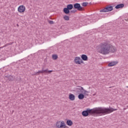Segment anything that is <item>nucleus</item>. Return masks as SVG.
<instances>
[{"label":"nucleus","mask_w":128,"mask_h":128,"mask_svg":"<svg viewBox=\"0 0 128 128\" xmlns=\"http://www.w3.org/2000/svg\"><path fill=\"white\" fill-rule=\"evenodd\" d=\"M76 90L77 94H86V92H88L84 90V88L80 86H78Z\"/></svg>","instance_id":"nucleus-4"},{"label":"nucleus","mask_w":128,"mask_h":128,"mask_svg":"<svg viewBox=\"0 0 128 128\" xmlns=\"http://www.w3.org/2000/svg\"><path fill=\"white\" fill-rule=\"evenodd\" d=\"M80 64H84V61H82V59L80 60Z\"/></svg>","instance_id":"nucleus-23"},{"label":"nucleus","mask_w":128,"mask_h":128,"mask_svg":"<svg viewBox=\"0 0 128 128\" xmlns=\"http://www.w3.org/2000/svg\"><path fill=\"white\" fill-rule=\"evenodd\" d=\"M56 126L58 128H70L68 126H66V124L64 123V122L62 121H58L56 122Z\"/></svg>","instance_id":"nucleus-3"},{"label":"nucleus","mask_w":128,"mask_h":128,"mask_svg":"<svg viewBox=\"0 0 128 128\" xmlns=\"http://www.w3.org/2000/svg\"><path fill=\"white\" fill-rule=\"evenodd\" d=\"M48 23L50 24H54V21L52 20H48Z\"/></svg>","instance_id":"nucleus-22"},{"label":"nucleus","mask_w":128,"mask_h":128,"mask_svg":"<svg viewBox=\"0 0 128 128\" xmlns=\"http://www.w3.org/2000/svg\"><path fill=\"white\" fill-rule=\"evenodd\" d=\"M76 98V96L74 95L73 94H70L69 95V100H74V99Z\"/></svg>","instance_id":"nucleus-15"},{"label":"nucleus","mask_w":128,"mask_h":128,"mask_svg":"<svg viewBox=\"0 0 128 128\" xmlns=\"http://www.w3.org/2000/svg\"><path fill=\"white\" fill-rule=\"evenodd\" d=\"M52 72V70H48V74H50V72Z\"/></svg>","instance_id":"nucleus-25"},{"label":"nucleus","mask_w":128,"mask_h":128,"mask_svg":"<svg viewBox=\"0 0 128 128\" xmlns=\"http://www.w3.org/2000/svg\"><path fill=\"white\" fill-rule=\"evenodd\" d=\"M114 110H118V109H114L110 106L109 108L98 107L94 108L93 109L87 108L86 110H84L82 112V116H88V115L92 116V114H97L98 116H102L105 114H108L114 112Z\"/></svg>","instance_id":"nucleus-1"},{"label":"nucleus","mask_w":128,"mask_h":128,"mask_svg":"<svg viewBox=\"0 0 128 128\" xmlns=\"http://www.w3.org/2000/svg\"><path fill=\"white\" fill-rule=\"evenodd\" d=\"M83 94H85V96H88V94H86V92L83 93Z\"/></svg>","instance_id":"nucleus-24"},{"label":"nucleus","mask_w":128,"mask_h":128,"mask_svg":"<svg viewBox=\"0 0 128 128\" xmlns=\"http://www.w3.org/2000/svg\"><path fill=\"white\" fill-rule=\"evenodd\" d=\"M118 64L116 62H112L108 64V66H114Z\"/></svg>","instance_id":"nucleus-14"},{"label":"nucleus","mask_w":128,"mask_h":128,"mask_svg":"<svg viewBox=\"0 0 128 128\" xmlns=\"http://www.w3.org/2000/svg\"><path fill=\"white\" fill-rule=\"evenodd\" d=\"M126 88H128V86H126Z\"/></svg>","instance_id":"nucleus-26"},{"label":"nucleus","mask_w":128,"mask_h":128,"mask_svg":"<svg viewBox=\"0 0 128 128\" xmlns=\"http://www.w3.org/2000/svg\"><path fill=\"white\" fill-rule=\"evenodd\" d=\"M80 57H76L74 60V64H80Z\"/></svg>","instance_id":"nucleus-8"},{"label":"nucleus","mask_w":128,"mask_h":128,"mask_svg":"<svg viewBox=\"0 0 128 128\" xmlns=\"http://www.w3.org/2000/svg\"><path fill=\"white\" fill-rule=\"evenodd\" d=\"M64 20H70V16L66 15L64 16Z\"/></svg>","instance_id":"nucleus-19"},{"label":"nucleus","mask_w":128,"mask_h":128,"mask_svg":"<svg viewBox=\"0 0 128 128\" xmlns=\"http://www.w3.org/2000/svg\"><path fill=\"white\" fill-rule=\"evenodd\" d=\"M63 12L64 13L66 14H68L70 12V10L67 8H64L63 10Z\"/></svg>","instance_id":"nucleus-13"},{"label":"nucleus","mask_w":128,"mask_h":128,"mask_svg":"<svg viewBox=\"0 0 128 128\" xmlns=\"http://www.w3.org/2000/svg\"><path fill=\"white\" fill-rule=\"evenodd\" d=\"M114 8L112 6H108L102 10H100V12H112Z\"/></svg>","instance_id":"nucleus-5"},{"label":"nucleus","mask_w":128,"mask_h":128,"mask_svg":"<svg viewBox=\"0 0 128 128\" xmlns=\"http://www.w3.org/2000/svg\"><path fill=\"white\" fill-rule=\"evenodd\" d=\"M70 12L74 14V13L76 12V10H72L70 11Z\"/></svg>","instance_id":"nucleus-21"},{"label":"nucleus","mask_w":128,"mask_h":128,"mask_svg":"<svg viewBox=\"0 0 128 128\" xmlns=\"http://www.w3.org/2000/svg\"><path fill=\"white\" fill-rule=\"evenodd\" d=\"M88 2H84L82 4V6H88Z\"/></svg>","instance_id":"nucleus-20"},{"label":"nucleus","mask_w":128,"mask_h":128,"mask_svg":"<svg viewBox=\"0 0 128 128\" xmlns=\"http://www.w3.org/2000/svg\"><path fill=\"white\" fill-rule=\"evenodd\" d=\"M124 6V4H118L115 6V8H116V10H118V8H122Z\"/></svg>","instance_id":"nucleus-10"},{"label":"nucleus","mask_w":128,"mask_h":128,"mask_svg":"<svg viewBox=\"0 0 128 128\" xmlns=\"http://www.w3.org/2000/svg\"><path fill=\"white\" fill-rule=\"evenodd\" d=\"M66 125L69 126H72L73 124L72 121V120H67L66 121Z\"/></svg>","instance_id":"nucleus-17"},{"label":"nucleus","mask_w":128,"mask_h":128,"mask_svg":"<svg viewBox=\"0 0 128 128\" xmlns=\"http://www.w3.org/2000/svg\"><path fill=\"white\" fill-rule=\"evenodd\" d=\"M18 12L20 14H24L26 12V6L24 5L20 6L18 8Z\"/></svg>","instance_id":"nucleus-7"},{"label":"nucleus","mask_w":128,"mask_h":128,"mask_svg":"<svg viewBox=\"0 0 128 128\" xmlns=\"http://www.w3.org/2000/svg\"><path fill=\"white\" fill-rule=\"evenodd\" d=\"M74 8H75V10H78L79 11H82L84 10V8H82L80 4L79 3H76L74 4Z\"/></svg>","instance_id":"nucleus-6"},{"label":"nucleus","mask_w":128,"mask_h":128,"mask_svg":"<svg viewBox=\"0 0 128 128\" xmlns=\"http://www.w3.org/2000/svg\"><path fill=\"white\" fill-rule=\"evenodd\" d=\"M66 8L69 10H70L74 8V5L72 4H68L67 5Z\"/></svg>","instance_id":"nucleus-16"},{"label":"nucleus","mask_w":128,"mask_h":128,"mask_svg":"<svg viewBox=\"0 0 128 128\" xmlns=\"http://www.w3.org/2000/svg\"><path fill=\"white\" fill-rule=\"evenodd\" d=\"M81 58L82 60H84L85 62H86V60H88V56L83 54L81 56Z\"/></svg>","instance_id":"nucleus-9"},{"label":"nucleus","mask_w":128,"mask_h":128,"mask_svg":"<svg viewBox=\"0 0 128 128\" xmlns=\"http://www.w3.org/2000/svg\"><path fill=\"white\" fill-rule=\"evenodd\" d=\"M78 98L79 100H84V93H80L78 96Z\"/></svg>","instance_id":"nucleus-12"},{"label":"nucleus","mask_w":128,"mask_h":128,"mask_svg":"<svg viewBox=\"0 0 128 128\" xmlns=\"http://www.w3.org/2000/svg\"><path fill=\"white\" fill-rule=\"evenodd\" d=\"M96 48L97 50H100V54H108L110 52L114 54V52H116L117 50L116 47L108 42H101Z\"/></svg>","instance_id":"nucleus-2"},{"label":"nucleus","mask_w":128,"mask_h":128,"mask_svg":"<svg viewBox=\"0 0 128 128\" xmlns=\"http://www.w3.org/2000/svg\"><path fill=\"white\" fill-rule=\"evenodd\" d=\"M48 72V70H39L38 72H36L35 74L38 75L40 74H44V72Z\"/></svg>","instance_id":"nucleus-11"},{"label":"nucleus","mask_w":128,"mask_h":128,"mask_svg":"<svg viewBox=\"0 0 128 128\" xmlns=\"http://www.w3.org/2000/svg\"><path fill=\"white\" fill-rule=\"evenodd\" d=\"M58 55H56V54L52 55V60H58Z\"/></svg>","instance_id":"nucleus-18"}]
</instances>
